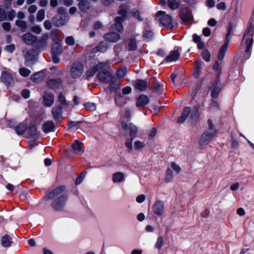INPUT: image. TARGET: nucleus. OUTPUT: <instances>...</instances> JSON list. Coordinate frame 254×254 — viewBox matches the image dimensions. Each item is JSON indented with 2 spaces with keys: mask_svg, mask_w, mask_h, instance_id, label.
Instances as JSON below:
<instances>
[{
  "mask_svg": "<svg viewBox=\"0 0 254 254\" xmlns=\"http://www.w3.org/2000/svg\"><path fill=\"white\" fill-rule=\"evenodd\" d=\"M64 186H59L50 191L45 197V199L52 200L51 206L55 211L62 210L65 205L67 195L62 194L64 191Z\"/></svg>",
  "mask_w": 254,
  "mask_h": 254,
  "instance_id": "nucleus-1",
  "label": "nucleus"
},
{
  "mask_svg": "<svg viewBox=\"0 0 254 254\" xmlns=\"http://www.w3.org/2000/svg\"><path fill=\"white\" fill-rule=\"evenodd\" d=\"M207 123L208 127L203 132L201 136L199 144L201 146L207 144L208 142L212 139L216 133V130L214 127V126L211 120L208 119Z\"/></svg>",
  "mask_w": 254,
  "mask_h": 254,
  "instance_id": "nucleus-2",
  "label": "nucleus"
},
{
  "mask_svg": "<svg viewBox=\"0 0 254 254\" xmlns=\"http://www.w3.org/2000/svg\"><path fill=\"white\" fill-rule=\"evenodd\" d=\"M254 34V23L252 25V22H250L249 26L243 36V40H246V48L245 50L246 55L249 54L250 49L253 44V36Z\"/></svg>",
  "mask_w": 254,
  "mask_h": 254,
  "instance_id": "nucleus-3",
  "label": "nucleus"
},
{
  "mask_svg": "<svg viewBox=\"0 0 254 254\" xmlns=\"http://www.w3.org/2000/svg\"><path fill=\"white\" fill-rule=\"evenodd\" d=\"M156 17L158 18L160 23L163 26L169 29L173 28L172 18L170 15L166 14L165 11H158L156 13Z\"/></svg>",
  "mask_w": 254,
  "mask_h": 254,
  "instance_id": "nucleus-4",
  "label": "nucleus"
},
{
  "mask_svg": "<svg viewBox=\"0 0 254 254\" xmlns=\"http://www.w3.org/2000/svg\"><path fill=\"white\" fill-rule=\"evenodd\" d=\"M118 13L122 16H118L115 18V23L111 26V29L117 30L119 33H122L123 31V26L122 23L124 20V17L126 15L127 11L123 7L121 6Z\"/></svg>",
  "mask_w": 254,
  "mask_h": 254,
  "instance_id": "nucleus-5",
  "label": "nucleus"
},
{
  "mask_svg": "<svg viewBox=\"0 0 254 254\" xmlns=\"http://www.w3.org/2000/svg\"><path fill=\"white\" fill-rule=\"evenodd\" d=\"M227 29L228 33L226 36L225 41L224 42V44L220 48L218 53V60L219 61H222L226 53L229 42L228 37L230 35L232 29V25L231 24H229L227 27Z\"/></svg>",
  "mask_w": 254,
  "mask_h": 254,
  "instance_id": "nucleus-6",
  "label": "nucleus"
},
{
  "mask_svg": "<svg viewBox=\"0 0 254 254\" xmlns=\"http://www.w3.org/2000/svg\"><path fill=\"white\" fill-rule=\"evenodd\" d=\"M84 67L82 64L79 62H74L70 68V75L73 78H79L83 73Z\"/></svg>",
  "mask_w": 254,
  "mask_h": 254,
  "instance_id": "nucleus-7",
  "label": "nucleus"
},
{
  "mask_svg": "<svg viewBox=\"0 0 254 254\" xmlns=\"http://www.w3.org/2000/svg\"><path fill=\"white\" fill-rule=\"evenodd\" d=\"M131 116V111L129 109H125L121 112V125L122 128L127 130L128 122Z\"/></svg>",
  "mask_w": 254,
  "mask_h": 254,
  "instance_id": "nucleus-8",
  "label": "nucleus"
},
{
  "mask_svg": "<svg viewBox=\"0 0 254 254\" xmlns=\"http://www.w3.org/2000/svg\"><path fill=\"white\" fill-rule=\"evenodd\" d=\"M179 16L183 23L189 24L191 22L192 16L191 11L188 8H184L180 12Z\"/></svg>",
  "mask_w": 254,
  "mask_h": 254,
  "instance_id": "nucleus-9",
  "label": "nucleus"
},
{
  "mask_svg": "<svg viewBox=\"0 0 254 254\" xmlns=\"http://www.w3.org/2000/svg\"><path fill=\"white\" fill-rule=\"evenodd\" d=\"M152 209L156 215L162 216L165 213L164 203L160 200L156 201L152 205Z\"/></svg>",
  "mask_w": 254,
  "mask_h": 254,
  "instance_id": "nucleus-10",
  "label": "nucleus"
},
{
  "mask_svg": "<svg viewBox=\"0 0 254 254\" xmlns=\"http://www.w3.org/2000/svg\"><path fill=\"white\" fill-rule=\"evenodd\" d=\"M49 39V35L44 34L39 38L37 39L35 42L36 46L40 50L45 49L48 45V40Z\"/></svg>",
  "mask_w": 254,
  "mask_h": 254,
  "instance_id": "nucleus-11",
  "label": "nucleus"
},
{
  "mask_svg": "<svg viewBox=\"0 0 254 254\" xmlns=\"http://www.w3.org/2000/svg\"><path fill=\"white\" fill-rule=\"evenodd\" d=\"M181 48L177 47L175 49L170 52L169 55L166 58L165 61L166 62H172L176 61L180 55Z\"/></svg>",
  "mask_w": 254,
  "mask_h": 254,
  "instance_id": "nucleus-12",
  "label": "nucleus"
},
{
  "mask_svg": "<svg viewBox=\"0 0 254 254\" xmlns=\"http://www.w3.org/2000/svg\"><path fill=\"white\" fill-rule=\"evenodd\" d=\"M104 38L107 41L115 43L120 40V35L119 33L111 32L105 34Z\"/></svg>",
  "mask_w": 254,
  "mask_h": 254,
  "instance_id": "nucleus-13",
  "label": "nucleus"
},
{
  "mask_svg": "<svg viewBox=\"0 0 254 254\" xmlns=\"http://www.w3.org/2000/svg\"><path fill=\"white\" fill-rule=\"evenodd\" d=\"M149 99L147 95L141 94L138 96L136 99V106L137 107H144L148 104Z\"/></svg>",
  "mask_w": 254,
  "mask_h": 254,
  "instance_id": "nucleus-14",
  "label": "nucleus"
},
{
  "mask_svg": "<svg viewBox=\"0 0 254 254\" xmlns=\"http://www.w3.org/2000/svg\"><path fill=\"white\" fill-rule=\"evenodd\" d=\"M99 80L102 82H107L112 78V74L110 72L107 70H102L97 74Z\"/></svg>",
  "mask_w": 254,
  "mask_h": 254,
  "instance_id": "nucleus-15",
  "label": "nucleus"
},
{
  "mask_svg": "<svg viewBox=\"0 0 254 254\" xmlns=\"http://www.w3.org/2000/svg\"><path fill=\"white\" fill-rule=\"evenodd\" d=\"M202 62L197 60L194 62V67L193 71V75L195 78H198L200 74L202 68Z\"/></svg>",
  "mask_w": 254,
  "mask_h": 254,
  "instance_id": "nucleus-16",
  "label": "nucleus"
},
{
  "mask_svg": "<svg viewBox=\"0 0 254 254\" xmlns=\"http://www.w3.org/2000/svg\"><path fill=\"white\" fill-rule=\"evenodd\" d=\"M52 113L55 120H60L62 117V106L59 105L57 107H53Z\"/></svg>",
  "mask_w": 254,
  "mask_h": 254,
  "instance_id": "nucleus-17",
  "label": "nucleus"
},
{
  "mask_svg": "<svg viewBox=\"0 0 254 254\" xmlns=\"http://www.w3.org/2000/svg\"><path fill=\"white\" fill-rule=\"evenodd\" d=\"M62 83V80L60 78L51 79L47 82L48 86L52 89H56L60 87Z\"/></svg>",
  "mask_w": 254,
  "mask_h": 254,
  "instance_id": "nucleus-18",
  "label": "nucleus"
},
{
  "mask_svg": "<svg viewBox=\"0 0 254 254\" xmlns=\"http://www.w3.org/2000/svg\"><path fill=\"white\" fill-rule=\"evenodd\" d=\"M37 37L30 33H27L23 35L22 39L28 45H32L36 41Z\"/></svg>",
  "mask_w": 254,
  "mask_h": 254,
  "instance_id": "nucleus-19",
  "label": "nucleus"
},
{
  "mask_svg": "<svg viewBox=\"0 0 254 254\" xmlns=\"http://www.w3.org/2000/svg\"><path fill=\"white\" fill-rule=\"evenodd\" d=\"M221 89V85L219 80H216L214 82V87L211 91V96L213 98H216L219 94Z\"/></svg>",
  "mask_w": 254,
  "mask_h": 254,
  "instance_id": "nucleus-20",
  "label": "nucleus"
},
{
  "mask_svg": "<svg viewBox=\"0 0 254 254\" xmlns=\"http://www.w3.org/2000/svg\"><path fill=\"white\" fill-rule=\"evenodd\" d=\"M1 80L7 86L10 85L13 82L12 76L6 72H2Z\"/></svg>",
  "mask_w": 254,
  "mask_h": 254,
  "instance_id": "nucleus-21",
  "label": "nucleus"
},
{
  "mask_svg": "<svg viewBox=\"0 0 254 254\" xmlns=\"http://www.w3.org/2000/svg\"><path fill=\"white\" fill-rule=\"evenodd\" d=\"M90 3L87 0H80L78 3V7L80 10L86 13L90 8Z\"/></svg>",
  "mask_w": 254,
  "mask_h": 254,
  "instance_id": "nucleus-22",
  "label": "nucleus"
},
{
  "mask_svg": "<svg viewBox=\"0 0 254 254\" xmlns=\"http://www.w3.org/2000/svg\"><path fill=\"white\" fill-rule=\"evenodd\" d=\"M55 127L54 123L52 121H47L44 123L42 127L43 131L45 133L54 131Z\"/></svg>",
  "mask_w": 254,
  "mask_h": 254,
  "instance_id": "nucleus-23",
  "label": "nucleus"
},
{
  "mask_svg": "<svg viewBox=\"0 0 254 254\" xmlns=\"http://www.w3.org/2000/svg\"><path fill=\"white\" fill-rule=\"evenodd\" d=\"M43 100L44 104L46 106L51 107L54 104V95L47 93L44 95Z\"/></svg>",
  "mask_w": 254,
  "mask_h": 254,
  "instance_id": "nucleus-24",
  "label": "nucleus"
},
{
  "mask_svg": "<svg viewBox=\"0 0 254 254\" xmlns=\"http://www.w3.org/2000/svg\"><path fill=\"white\" fill-rule=\"evenodd\" d=\"M134 86L136 89L142 91L147 87V83L144 80L138 79L135 81Z\"/></svg>",
  "mask_w": 254,
  "mask_h": 254,
  "instance_id": "nucleus-25",
  "label": "nucleus"
},
{
  "mask_svg": "<svg viewBox=\"0 0 254 254\" xmlns=\"http://www.w3.org/2000/svg\"><path fill=\"white\" fill-rule=\"evenodd\" d=\"M27 129V125L23 123H20L18 126L14 127V130L18 135L24 134Z\"/></svg>",
  "mask_w": 254,
  "mask_h": 254,
  "instance_id": "nucleus-26",
  "label": "nucleus"
},
{
  "mask_svg": "<svg viewBox=\"0 0 254 254\" xmlns=\"http://www.w3.org/2000/svg\"><path fill=\"white\" fill-rule=\"evenodd\" d=\"M0 241L1 245L4 247H10L12 243V238L7 235L2 237Z\"/></svg>",
  "mask_w": 254,
  "mask_h": 254,
  "instance_id": "nucleus-27",
  "label": "nucleus"
},
{
  "mask_svg": "<svg viewBox=\"0 0 254 254\" xmlns=\"http://www.w3.org/2000/svg\"><path fill=\"white\" fill-rule=\"evenodd\" d=\"M124 173L121 172L115 173L112 176V181L114 183H120L124 180Z\"/></svg>",
  "mask_w": 254,
  "mask_h": 254,
  "instance_id": "nucleus-28",
  "label": "nucleus"
},
{
  "mask_svg": "<svg viewBox=\"0 0 254 254\" xmlns=\"http://www.w3.org/2000/svg\"><path fill=\"white\" fill-rule=\"evenodd\" d=\"M63 51L62 45L58 42H56L52 46V53L54 55H60Z\"/></svg>",
  "mask_w": 254,
  "mask_h": 254,
  "instance_id": "nucleus-29",
  "label": "nucleus"
},
{
  "mask_svg": "<svg viewBox=\"0 0 254 254\" xmlns=\"http://www.w3.org/2000/svg\"><path fill=\"white\" fill-rule=\"evenodd\" d=\"M167 3L172 10L177 9L180 6L179 1L177 0H168Z\"/></svg>",
  "mask_w": 254,
  "mask_h": 254,
  "instance_id": "nucleus-30",
  "label": "nucleus"
},
{
  "mask_svg": "<svg viewBox=\"0 0 254 254\" xmlns=\"http://www.w3.org/2000/svg\"><path fill=\"white\" fill-rule=\"evenodd\" d=\"M137 45L135 37H131L128 41V50L129 51H135L136 49Z\"/></svg>",
  "mask_w": 254,
  "mask_h": 254,
  "instance_id": "nucleus-31",
  "label": "nucleus"
},
{
  "mask_svg": "<svg viewBox=\"0 0 254 254\" xmlns=\"http://www.w3.org/2000/svg\"><path fill=\"white\" fill-rule=\"evenodd\" d=\"M127 130H129V131L130 135L131 137H134V136H135V135L137 133V131L136 127L135 125H134L133 124L130 123V124H128Z\"/></svg>",
  "mask_w": 254,
  "mask_h": 254,
  "instance_id": "nucleus-32",
  "label": "nucleus"
},
{
  "mask_svg": "<svg viewBox=\"0 0 254 254\" xmlns=\"http://www.w3.org/2000/svg\"><path fill=\"white\" fill-rule=\"evenodd\" d=\"M33 52V51L32 50L28 51L25 55L26 64L27 65H29L30 61H34L35 59L34 56L32 55Z\"/></svg>",
  "mask_w": 254,
  "mask_h": 254,
  "instance_id": "nucleus-33",
  "label": "nucleus"
},
{
  "mask_svg": "<svg viewBox=\"0 0 254 254\" xmlns=\"http://www.w3.org/2000/svg\"><path fill=\"white\" fill-rule=\"evenodd\" d=\"M201 55L202 58L205 62H210L211 54L210 52L207 49H203L201 52Z\"/></svg>",
  "mask_w": 254,
  "mask_h": 254,
  "instance_id": "nucleus-34",
  "label": "nucleus"
},
{
  "mask_svg": "<svg viewBox=\"0 0 254 254\" xmlns=\"http://www.w3.org/2000/svg\"><path fill=\"white\" fill-rule=\"evenodd\" d=\"M82 143L78 140H76L72 143V149L75 151H80L82 150Z\"/></svg>",
  "mask_w": 254,
  "mask_h": 254,
  "instance_id": "nucleus-35",
  "label": "nucleus"
},
{
  "mask_svg": "<svg viewBox=\"0 0 254 254\" xmlns=\"http://www.w3.org/2000/svg\"><path fill=\"white\" fill-rule=\"evenodd\" d=\"M153 36L154 34L150 30L145 31L143 34V37L146 41H149L153 39Z\"/></svg>",
  "mask_w": 254,
  "mask_h": 254,
  "instance_id": "nucleus-36",
  "label": "nucleus"
},
{
  "mask_svg": "<svg viewBox=\"0 0 254 254\" xmlns=\"http://www.w3.org/2000/svg\"><path fill=\"white\" fill-rule=\"evenodd\" d=\"M127 69L126 67L123 66L120 67L117 71V76L118 78H122L124 77L127 73Z\"/></svg>",
  "mask_w": 254,
  "mask_h": 254,
  "instance_id": "nucleus-37",
  "label": "nucleus"
},
{
  "mask_svg": "<svg viewBox=\"0 0 254 254\" xmlns=\"http://www.w3.org/2000/svg\"><path fill=\"white\" fill-rule=\"evenodd\" d=\"M222 64V61H219L218 60L214 63L213 66V69L215 70L218 73H220L221 70Z\"/></svg>",
  "mask_w": 254,
  "mask_h": 254,
  "instance_id": "nucleus-38",
  "label": "nucleus"
},
{
  "mask_svg": "<svg viewBox=\"0 0 254 254\" xmlns=\"http://www.w3.org/2000/svg\"><path fill=\"white\" fill-rule=\"evenodd\" d=\"M15 25L21 28V30L24 32L27 27V24L25 21L21 20H17L15 21Z\"/></svg>",
  "mask_w": 254,
  "mask_h": 254,
  "instance_id": "nucleus-39",
  "label": "nucleus"
},
{
  "mask_svg": "<svg viewBox=\"0 0 254 254\" xmlns=\"http://www.w3.org/2000/svg\"><path fill=\"white\" fill-rule=\"evenodd\" d=\"M110 88L112 91H116L120 87V83L117 80H112L110 83Z\"/></svg>",
  "mask_w": 254,
  "mask_h": 254,
  "instance_id": "nucleus-40",
  "label": "nucleus"
},
{
  "mask_svg": "<svg viewBox=\"0 0 254 254\" xmlns=\"http://www.w3.org/2000/svg\"><path fill=\"white\" fill-rule=\"evenodd\" d=\"M162 87V86H161L159 83L158 82H154L152 85V88L154 92H156L158 94L160 93V90L161 88Z\"/></svg>",
  "mask_w": 254,
  "mask_h": 254,
  "instance_id": "nucleus-41",
  "label": "nucleus"
},
{
  "mask_svg": "<svg viewBox=\"0 0 254 254\" xmlns=\"http://www.w3.org/2000/svg\"><path fill=\"white\" fill-rule=\"evenodd\" d=\"M45 11L44 9H40L37 14V20L42 21L45 18Z\"/></svg>",
  "mask_w": 254,
  "mask_h": 254,
  "instance_id": "nucleus-42",
  "label": "nucleus"
},
{
  "mask_svg": "<svg viewBox=\"0 0 254 254\" xmlns=\"http://www.w3.org/2000/svg\"><path fill=\"white\" fill-rule=\"evenodd\" d=\"M20 74L24 77L28 76L31 73V71L25 67H22L19 69Z\"/></svg>",
  "mask_w": 254,
  "mask_h": 254,
  "instance_id": "nucleus-43",
  "label": "nucleus"
},
{
  "mask_svg": "<svg viewBox=\"0 0 254 254\" xmlns=\"http://www.w3.org/2000/svg\"><path fill=\"white\" fill-rule=\"evenodd\" d=\"M28 133L32 136L35 137L37 134V128L35 126H32L28 129Z\"/></svg>",
  "mask_w": 254,
  "mask_h": 254,
  "instance_id": "nucleus-44",
  "label": "nucleus"
},
{
  "mask_svg": "<svg viewBox=\"0 0 254 254\" xmlns=\"http://www.w3.org/2000/svg\"><path fill=\"white\" fill-rule=\"evenodd\" d=\"M163 242L164 240L162 237H158L155 244V247L158 250H160L163 246Z\"/></svg>",
  "mask_w": 254,
  "mask_h": 254,
  "instance_id": "nucleus-45",
  "label": "nucleus"
},
{
  "mask_svg": "<svg viewBox=\"0 0 254 254\" xmlns=\"http://www.w3.org/2000/svg\"><path fill=\"white\" fill-rule=\"evenodd\" d=\"M86 175V173L82 172L77 177L75 184L76 185H79L83 181Z\"/></svg>",
  "mask_w": 254,
  "mask_h": 254,
  "instance_id": "nucleus-46",
  "label": "nucleus"
},
{
  "mask_svg": "<svg viewBox=\"0 0 254 254\" xmlns=\"http://www.w3.org/2000/svg\"><path fill=\"white\" fill-rule=\"evenodd\" d=\"M134 148L136 150L141 149L144 147L145 144L143 142L136 141L134 143Z\"/></svg>",
  "mask_w": 254,
  "mask_h": 254,
  "instance_id": "nucleus-47",
  "label": "nucleus"
},
{
  "mask_svg": "<svg viewBox=\"0 0 254 254\" xmlns=\"http://www.w3.org/2000/svg\"><path fill=\"white\" fill-rule=\"evenodd\" d=\"M98 70L95 67H93L88 69L86 72V75L87 77H91L93 76Z\"/></svg>",
  "mask_w": 254,
  "mask_h": 254,
  "instance_id": "nucleus-48",
  "label": "nucleus"
},
{
  "mask_svg": "<svg viewBox=\"0 0 254 254\" xmlns=\"http://www.w3.org/2000/svg\"><path fill=\"white\" fill-rule=\"evenodd\" d=\"M199 117V112L192 111L190 115V118L192 121L196 122L198 121Z\"/></svg>",
  "mask_w": 254,
  "mask_h": 254,
  "instance_id": "nucleus-49",
  "label": "nucleus"
},
{
  "mask_svg": "<svg viewBox=\"0 0 254 254\" xmlns=\"http://www.w3.org/2000/svg\"><path fill=\"white\" fill-rule=\"evenodd\" d=\"M133 138V137H131L130 139H127L126 141V146L129 151L132 149V143Z\"/></svg>",
  "mask_w": 254,
  "mask_h": 254,
  "instance_id": "nucleus-50",
  "label": "nucleus"
},
{
  "mask_svg": "<svg viewBox=\"0 0 254 254\" xmlns=\"http://www.w3.org/2000/svg\"><path fill=\"white\" fill-rule=\"evenodd\" d=\"M85 107L86 109L94 111L96 110V105L93 103H87L85 104Z\"/></svg>",
  "mask_w": 254,
  "mask_h": 254,
  "instance_id": "nucleus-51",
  "label": "nucleus"
},
{
  "mask_svg": "<svg viewBox=\"0 0 254 254\" xmlns=\"http://www.w3.org/2000/svg\"><path fill=\"white\" fill-rule=\"evenodd\" d=\"M6 14L5 9L0 7V21H4L6 19Z\"/></svg>",
  "mask_w": 254,
  "mask_h": 254,
  "instance_id": "nucleus-52",
  "label": "nucleus"
},
{
  "mask_svg": "<svg viewBox=\"0 0 254 254\" xmlns=\"http://www.w3.org/2000/svg\"><path fill=\"white\" fill-rule=\"evenodd\" d=\"M59 101L62 104L69 105V103L66 101L65 97L62 93H60L59 96Z\"/></svg>",
  "mask_w": 254,
  "mask_h": 254,
  "instance_id": "nucleus-53",
  "label": "nucleus"
},
{
  "mask_svg": "<svg viewBox=\"0 0 254 254\" xmlns=\"http://www.w3.org/2000/svg\"><path fill=\"white\" fill-rule=\"evenodd\" d=\"M65 43L69 46H72L75 44L74 39L72 36L67 37L65 39Z\"/></svg>",
  "mask_w": 254,
  "mask_h": 254,
  "instance_id": "nucleus-54",
  "label": "nucleus"
},
{
  "mask_svg": "<svg viewBox=\"0 0 254 254\" xmlns=\"http://www.w3.org/2000/svg\"><path fill=\"white\" fill-rule=\"evenodd\" d=\"M190 111H191V110L190 107H186L183 110L181 115L183 116H184L185 118L187 119V118L188 117V116L190 112Z\"/></svg>",
  "mask_w": 254,
  "mask_h": 254,
  "instance_id": "nucleus-55",
  "label": "nucleus"
},
{
  "mask_svg": "<svg viewBox=\"0 0 254 254\" xmlns=\"http://www.w3.org/2000/svg\"><path fill=\"white\" fill-rule=\"evenodd\" d=\"M41 72H37L31 76L30 78L33 81H36L41 77Z\"/></svg>",
  "mask_w": 254,
  "mask_h": 254,
  "instance_id": "nucleus-56",
  "label": "nucleus"
},
{
  "mask_svg": "<svg viewBox=\"0 0 254 254\" xmlns=\"http://www.w3.org/2000/svg\"><path fill=\"white\" fill-rule=\"evenodd\" d=\"M172 168L177 173H179L181 171V167L175 162L171 163V164Z\"/></svg>",
  "mask_w": 254,
  "mask_h": 254,
  "instance_id": "nucleus-57",
  "label": "nucleus"
},
{
  "mask_svg": "<svg viewBox=\"0 0 254 254\" xmlns=\"http://www.w3.org/2000/svg\"><path fill=\"white\" fill-rule=\"evenodd\" d=\"M173 177V172L171 169H168L166 174V180L169 182Z\"/></svg>",
  "mask_w": 254,
  "mask_h": 254,
  "instance_id": "nucleus-58",
  "label": "nucleus"
},
{
  "mask_svg": "<svg viewBox=\"0 0 254 254\" xmlns=\"http://www.w3.org/2000/svg\"><path fill=\"white\" fill-rule=\"evenodd\" d=\"M81 123V121H69L68 122V126L69 127H73L79 125Z\"/></svg>",
  "mask_w": 254,
  "mask_h": 254,
  "instance_id": "nucleus-59",
  "label": "nucleus"
},
{
  "mask_svg": "<svg viewBox=\"0 0 254 254\" xmlns=\"http://www.w3.org/2000/svg\"><path fill=\"white\" fill-rule=\"evenodd\" d=\"M216 7L219 10H225L226 9L225 3L224 2H220L216 5Z\"/></svg>",
  "mask_w": 254,
  "mask_h": 254,
  "instance_id": "nucleus-60",
  "label": "nucleus"
},
{
  "mask_svg": "<svg viewBox=\"0 0 254 254\" xmlns=\"http://www.w3.org/2000/svg\"><path fill=\"white\" fill-rule=\"evenodd\" d=\"M156 134V129L155 128L153 127V128H152V129H151V130L149 132L148 137L150 139H152L155 137Z\"/></svg>",
  "mask_w": 254,
  "mask_h": 254,
  "instance_id": "nucleus-61",
  "label": "nucleus"
},
{
  "mask_svg": "<svg viewBox=\"0 0 254 254\" xmlns=\"http://www.w3.org/2000/svg\"><path fill=\"white\" fill-rule=\"evenodd\" d=\"M14 49L15 46L13 44L7 45L5 48V50L10 53H12L14 51Z\"/></svg>",
  "mask_w": 254,
  "mask_h": 254,
  "instance_id": "nucleus-62",
  "label": "nucleus"
},
{
  "mask_svg": "<svg viewBox=\"0 0 254 254\" xmlns=\"http://www.w3.org/2000/svg\"><path fill=\"white\" fill-rule=\"evenodd\" d=\"M210 108L212 110L217 109L219 108V104L217 102L215 101H212L210 104Z\"/></svg>",
  "mask_w": 254,
  "mask_h": 254,
  "instance_id": "nucleus-63",
  "label": "nucleus"
},
{
  "mask_svg": "<svg viewBox=\"0 0 254 254\" xmlns=\"http://www.w3.org/2000/svg\"><path fill=\"white\" fill-rule=\"evenodd\" d=\"M31 30L35 33L39 34L41 33L42 29L40 26H35L32 27Z\"/></svg>",
  "mask_w": 254,
  "mask_h": 254,
  "instance_id": "nucleus-64",
  "label": "nucleus"
}]
</instances>
